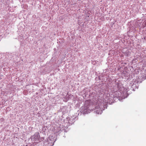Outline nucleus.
Segmentation results:
<instances>
[{
	"label": "nucleus",
	"instance_id": "nucleus-1",
	"mask_svg": "<svg viewBox=\"0 0 146 146\" xmlns=\"http://www.w3.org/2000/svg\"><path fill=\"white\" fill-rule=\"evenodd\" d=\"M44 139L43 137H40L38 132H36L31 137V141H38L39 142L43 141Z\"/></svg>",
	"mask_w": 146,
	"mask_h": 146
},
{
	"label": "nucleus",
	"instance_id": "nucleus-2",
	"mask_svg": "<svg viewBox=\"0 0 146 146\" xmlns=\"http://www.w3.org/2000/svg\"><path fill=\"white\" fill-rule=\"evenodd\" d=\"M26 146H28L27 145H26Z\"/></svg>",
	"mask_w": 146,
	"mask_h": 146
}]
</instances>
